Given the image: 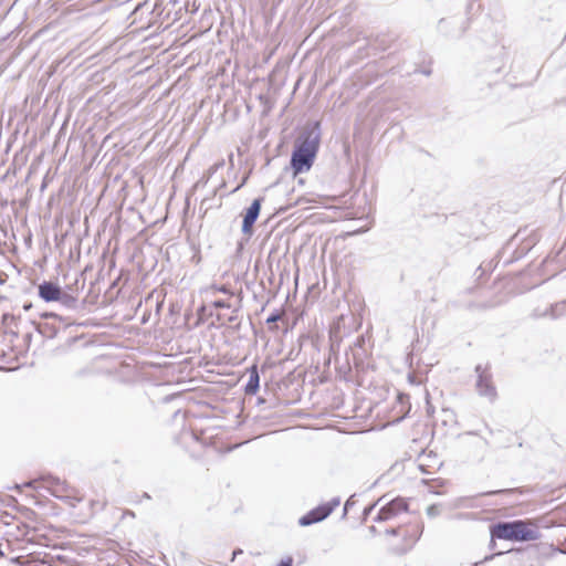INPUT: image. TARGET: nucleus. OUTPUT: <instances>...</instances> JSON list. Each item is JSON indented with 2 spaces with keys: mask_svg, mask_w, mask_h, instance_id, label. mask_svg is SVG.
<instances>
[{
  "mask_svg": "<svg viewBox=\"0 0 566 566\" xmlns=\"http://www.w3.org/2000/svg\"><path fill=\"white\" fill-rule=\"evenodd\" d=\"M565 251H566V250L558 249V250H556V251H555L554 256H553L552 254H549V255L547 256V259H549V260H558V259H559V258H562V256L564 258L563 252H565ZM565 256H566V254H565Z\"/></svg>",
  "mask_w": 566,
  "mask_h": 566,
  "instance_id": "nucleus-23",
  "label": "nucleus"
},
{
  "mask_svg": "<svg viewBox=\"0 0 566 566\" xmlns=\"http://www.w3.org/2000/svg\"><path fill=\"white\" fill-rule=\"evenodd\" d=\"M494 304H475V303H470L468 305L469 308H481V310H486V308H491L493 307Z\"/></svg>",
  "mask_w": 566,
  "mask_h": 566,
  "instance_id": "nucleus-21",
  "label": "nucleus"
},
{
  "mask_svg": "<svg viewBox=\"0 0 566 566\" xmlns=\"http://www.w3.org/2000/svg\"><path fill=\"white\" fill-rule=\"evenodd\" d=\"M315 156L316 155L313 153L295 147L291 157V167L293 168L294 174L310 170L314 163Z\"/></svg>",
  "mask_w": 566,
  "mask_h": 566,
  "instance_id": "nucleus-8",
  "label": "nucleus"
},
{
  "mask_svg": "<svg viewBox=\"0 0 566 566\" xmlns=\"http://www.w3.org/2000/svg\"><path fill=\"white\" fill-rule=\"evenodd\" d=\"M130 503H134V504H138L142 502V499L139 495H134L130 500H129Z\"/></svg>",
  "mask_w": 566,
  "mask_h": 566,
  "instance_id": "nucleus-32",
  "label": "nucleus"
},
{
  "mask_svg": "<svg viewBox=\"0 0 566 566\" xmlns=\"http://www.w3.org/2000/svg\"><path fill=\"white\" fill-rule=\"evenodd\" d=\"M506 492H511V490L505 489V490L489 491V492L481 493V495L490 496V495H495V494L506 493Z\"/></svg>",
  "mask_w": 566,
  "mask_h": 566,
  "instance_id": "nucleus-26",
  "label": "nucleus"
},
{
  "mask_svg": "<svg viewBox=\"0 0 566 566\" xmlns=\"http://www.w3.org/2000/svg\"><path fill=\"white\" fill-rule=\"evenodd\" d=\"M242 549L238 548V549H234L233 553H232V558L231 560L233 562L238 555L242 554Z\"/></svg>",
  "mask_w": 566,
  "mask_h": 566,
  "instance_id": "nucleus-33",
  "label": "nucleus"
},
{
  "mask_svg": "<svg viewBox=\"0 0 566 566\" xmlns=\"http://www.w3.org/2000/svg\"><path fill=\"white\" fill-rule=\"evenodd\" d=\"M565 304H566V300L563 301L562 303L552 304L544 311H539L538 308H535L532 312V317L539 318V317L549 316L551 318L555 319L563 314Z\"/></svg>",
  "mask_w": 566,
  "mask_h": 566,
  "instance_id": "nucleus-12",
  "label": "nucleus"
},
{
  "mask_svg": "<svg viewBox=\"0 0 566 566\" xmlns=\"http://www.w3.org/2000/svg\"><path fill=\"white\" fill-rule=\"evenodd\" d=\"M420 535H421V531L413 536V543L419 539Z\"/></svg>",
  "mask_w": 566,
  "mask_h": 566,
  "instance_id": "nucleus-38",
  "label": "nucleus"
},
{
  "mask_svg": "<svg viewBox=\"0 0 566 566\" xmlns=\"http://www.w3.org/2000/svg\"><path fill=\"white\" fill-rule=\"evenodd\" d=\"M276 566H293V557L286 556L282 558Z\"/></svg>",
  "mask_w": 566,
  "mask_h": 566,
  "instance_id": "nucleus-22",
  "label": "nucleus"
},
{
  "mask_svg": "<svg viewBox=\"0 0 566 566\" xmlns=\"http://www.w3.org/2000/svg\"><path fill=\"white\" fill-rule=\"evenodd\" d=\"M476 376L475 390L478 395L486 399L490 403H494L497 399V390L493 381V374L490 365L478 364L474 368Z\"/></svg>",
  "mask_w": 566,
  "mask_h": 566,
  "instance_id": "nucleus-4",
  "label": "nucleus"
},
{
  "mask_svg": "<svg viewBox=\"0 0 566 566\" xmlns=\"http://www.w3.org/2000/svg\"><path fill=\"white\" fill-rule=\"evenodd\" d=\"M140 499H145V500H150L151 496L147 493V492H144L142 495H140Z\"/></svg>",
  "mask_w": 566,
  "mask_h": 566,
  "instance_id": "nucleus-37",
  "label": "nucleus"
},
{
  "mask_svg": "<svg viewBox=\"0 0 566 566\" xmlns=\"http://www.w3.org/2000/svg\"><path fill=\"white\" fill-rule=\"evenodd\" d=\"M92 270H93L92 265H86L84 268V270L82 271V273L80 274V276H77L75 279L74 285L76 287L74 289L73 286L69 285L66 287L67 290L61 291V296L56 300V302L59 303V305L61 307H63L67 311L82 312V311H85V305L87 303H90V304L96 303V300L101 292V289L96 287L97 282H91L90 291H88L87 295L82 301H80L76 295L80 290V285H81V289L84 287L85 281H86V275Z\"/></svg>",
  "mask_w": 566,
  "mask_h": 566,
  "instance_id": "nucleus-1",
  "label": "nucleus"
},
{
  "mask_svg": "<svg viewBox=\"0 0 566 566\" xmlns=\"http://www.w3.org/2000/svg\"><path fill=\"white\" fill-rule=\"evenodd\" d=\"M107 260L109 261L111 266H113V264H114L113 255L109 254V250H103V253L101 255H98V262L105 263Z\"/></svg>",
  "mask_w": 566,
  "mask_h": 566,
  "instance_id": "nucleus-18",
  "label": "nucleus"
},
{
  "mask_svg": "<svg viewBox=\"0 0 566 566\" xmlns=\"http://www.w3.org/2000/svg\"><path fill=\"white\" fill-rule=\"evenodd\" d=\"M258 266H259V260L255 261V265H254L255 270H258Z\"/></svg>",
  "mask_w": 566,
  "mask_h": 566,
  "instance_id": "nucleus-41",
  "label": "nucleus"
},
{
  "mask_svg": "<svg viewBox=\"0 0 566 566\" xmlns=\"http://www.w3.org/2000/svg\"><path fill=\"white\" fill-rule=\"evenodd\" d=\"M502 554H504V552H497V553H495V554H492V555H490V556H486V557H484L483 562L491 560V559H493L495 556H499V555H502Z\"/></svg>",
  "mask_w": 566,
  "mask_h": 566,
  "instance_id": "nucleus-31",
  "label": "nucleus"
},
{
  "mask_svg": "<svg viewBox=\"0 0 566 566\" xmlns=\"http://www.w3.org/2000/svg\"><path fill=\"white\" fill-rule=\"evenodd\" d=\"M440 513L441 511L438 504H432L427 509V515L431 518L437 517L438 515H440Z\"/></svg>",
  "mask_w": 566,
  "mask_h": 566,
  "instance_id": "nucleus-17",
  "label": "nucleus"
},
{
  "mask_svg": "<svg viewBox=\"0 0 566 566\" xmlns=\"http://www.w3.org/2000/svg\"><path fill=\"white\" fill-rule=\"evenodd\" d=\"M376 505H377V503H374V504H371V505H369V506L365 507V510H364V515H365V516L369 515V514L371 513V511L375 509V506H376Z\"/></svg>",
  "mask_w": 566,
  "mask_h": 566,
  "instance_id": "nucleus-30",
  "label": "nucleus"
},
{
  "mask_svg": "<svg viewBox=\"0 0 566 566\" xmlns=\"http://www.w3.org/2000/svg\"><path fill=\"white\" fill-rule=\"evenodd\" d=\"M276 251H277V250L271 249V250H270V253H269V256H268V259H269V261H270V268H271V269H272L271 260H272V258H273V254H274Z\"/></svg>",
  "mask_w": 566,
  "mask_h": 566,
  "instance_id": "nucleus-34",
  "label": "nucleus"
},
{
  "mask_svg": "<svg viewBox=\"0 0 566 566\" xmlns=\"http://www.w3.org/2000/svg\"><path fill=\"white\" fill-rule=\"evenodd\" d=\"M385 533L387 535H391V536H400V535H402L401 527L387 528Z\"/></svg>",
  "mask_w": 566,
  "mask_h": 566,
  "instance_id": "nucleus-20",
  "label": "nucleus"
},
{
  "mask_svg": "<svg viewBox=\"0 0 566 566\" xmlns=\"http://www.w3.org/2000/svg\"><path fill=\"white\" fill-rule=\"evenodd\" d=\"M408 511V503L402 497H396L385 504L375 516V522H386L391 518H394L396 515H398L401 512Z\"/></svg>",
  "mask_w": 566,
  "mask_h": 566,
  "instance_id": "nucleus-7",
  "label": "nucleus"
},
{
  "mask_svg": "<svg viewBox=\"0 0 566 566\" xmlns=\"http://www.w3.org/2000/svg\"><path fill=\"white\" fill-rule=\"evenodd\" d=\"M24 486L33 489H46L51 495L64 501L73 507H75L76 504L82 501L81 497L72 494L73 489L71 486L61 481L57 476H53L51 474L42 475L36 480H31L24 483Z\"/></svg>",
  "mask_w": 566,
  "mask_h": 566,
  "instance_id": "nucleus-3",
  "label": "nucleus"
},
{
  "mask_svg": "<svg viewBox=\"0 0 566 566\" xmlns=\"http://www.w3.org/2000/svg\"><path fill=\"white\" fill-rule=\"evenodd\" d=\"M434 412L433 406L429 401V395H427V413L430 416Z\"/></svg>",
  "mask_w": 566,
  "mask_h": 566,
  "instance_id": "nucleus-28",
  "label": "nucleus"
},
{
  "mask_svg": "<svg viewBox=\"0 0 566 566\" xmlns=\"http://www.w3.org/2000/svg\"><path fill=\"white\" fill-rule=\"evenodd\" d=\"M235 319H237V316H233V315H231V316H229V317H228V321H229V322H234Z\"/></svg>",
  "mask_w": 566,
  "mask_h": 566,
  "instance_id": "nucleus-39",
  "label": "nucleus"
},
{
  "mask_svg": "<svg viewBox=\"0 0 566 566\" xmlns=\"http://www.w3.org/2000/svg\"><path fill=\"white\" fill-rule=\"evenodd\" d=\"M353 497H354V495H352V496H350V497L345 502L343 516H346V514H347V512H348L349 507L354 505Z\"/></svg>",
  "mask_w": 566,
  "mask_h": 566,
  "instance_id": "nucleus-24",
  "label": "nucleus"
},
{
  "mask_svg": "<svg viewBox=\"0 0 566 566\" xmlns=\"http://www.w3.org/2000/svg\"><path fill=\"white\" fill-rule=\"evenodd\" d=\"M478 565H479V563H475V564H474V566H478Z\"/></svg>",
  "mask_w": 566,
  "mask_h": 566,
  "instance_id": "nucleus-43",
  "label": "nucleus"
},
{
  "mask_svg": "<svg viewBox=\"0 0 566 566\" xmlns=\"http://www.w3.org/2000/svg\"><path fill=\"white\" fill-rule=\"evenodd\" d=\"M370 532L375 533L376 532V527L375 526H370Z\"/></svg>",
  "mask_w": 566,
  "mask_h": 566,
  "instance_id": "nucleus-40",
  "label": "nucleus"
},
{
  "mask_svg": "<svg viewBox=\"0 0 566 566\" xmlns=\"http://www.w3.org/2000/svg\"><path fill=\"white\" fill-rule=\"evenodd\" d=\"M321 140V130L318 123L311 128L305 129L298 137L295 147L301 148L302 150H306L317 154L318 146Z\"/></svg>",
  "mask_w": 566,
  "mask_h": 566,
  "instance_id": "nucleus-6",
  "label": "nucleus"
},
{
  "mask_svg": "<svg viewBox=\"0 0 566 566\" xmlns=\"http://www.w3.org/2000/svg\"><path fill=\"white\" fill-rule=\"evenodd\" d=\"M212 305L216 308H231V304L226 300H216L213 301Z\"/></svg>",
  "mask_w": 566,
  "mask_h": 566,
  "instance_id": "nucleus-19",
  "label": "nucleus"
},
{
  "mask_svg": "<svg viewBox=\"0 0 566 566\" xmlns=\"http://www.w3.org/2000/svg\"><path fill=\"white\" fill-rule=\"evenodd\" d=\"M423 482H424L426 484H428V486H429V491H430L431 493L440 494V492L436 489V486H434V484H433V482H434V481H432V482L423 481Z\"/></svg>",
  "mask_w": 566,
  "mask_h": 566,
  "instance_id": "nucleus-27",
  "label": "nucleus"
},
{
  "mask_svg": "<svg viewBox=\"0 0 566 566\" xmlns=\"http://www.w3.org/2000/svg\"><path fill=\"white\" fill-rule=\"evenodd\" d=\"M365 344H366L365 336L359 335L354 343V348H352L353 358L355 361L363 359V355L365 354V349H364Z\"/></svg>",
  "mask_w": 566,
  "mask_h": 566,
  "instance_id": "nucleus-14",
  "label": "nucleus"
},
{
  "mask_svg": "<svg viewBox=\"0 0 566 566\" xmlns=\"http://www.w3.org/2000/svg\"><path fill=\"white\" fill-rule=\"evenodd\" d=\"M213 289H216L218 292H221L223 294H232L230 289L224 284H222L220 286L213 285Z\"/></svg>",
  "mask_w": 566,
  "mask_h": 566,
  "instance_id": "nucleus-25",
  "label": "nucleus"
},
{
  "mask_svg": "<svg viewBox=\"0 0 566 566\" xmlns=\"http://www.w3.org/2000/svg\"><path fill=\"white\" fill-rule=\"evenodd\" d=\"M528 250H523V249H520V250H499L497 254H496V265L499 263H503L504 266L513 263L514 261H517L520 259H522L524 255H525V252H527Z\"/></svg>",
  "mask_w": 566,
  "mask_h": 566,
  "instance_id": "nucleus-11",
  "label": "nucleus"
},
{
  "mask_svg": "<svg viewBox=\"0 0 566 566\" xmlns=\"http://www.w3.org/2000/svg\"><path fill=\"white\" fill-rule=\"evenodd\" d=\"M262 198L254 199L243 216L242 231L248 233L256 221L261 210Z\"/></svg>",
  "mask_w": 566,
  "mask_h": 566,
  "instance_id": "nucleus-10",
  "label": "nucleus"
},
{
  "mask_svg": "<svg viewBox=\"0 0 566 566\" xmlns=\"http://www.w3.org/2000/svg\"><path fill=\"white\" fill-rule=\"evenodd\" d=\"M62 289L52 281H43L38 286V294L44 302H56L61 296Z\"/></svg>",
  "mask_w": 566,
  "mask_h": 566,
  "instance_id": "nucleus-9",
  "label": "nucleus"
},
{
  "mask_svg": "<svg viewBox=\"0 0 566 566\" xmlns=\"http://www.w3.org/2000/svg\"><path fill=\"white\" fill-rule=\"evenodd\" d=\"M43 317L45 318H49V317H52V318H59V319H62V317L53 312H46L42 315Z\"/></svg>",
  "mask_w": 566,
  "mask_h": 566,
  "instance_id": "nucleus-29",
  "label": "nucleus"
},
{
  "mask_svg": "<svg viewBox=\"0 0 566 566\" xmlns=\"http://www.w3.org/2000/svg\"><path fill=\"white\" fill-rule=\"evenodd\" d=\"M469 434H474V436H476L478 433H476V432H474V431H471V432H469Z\"/></svg>",
  "mask_w": 566,
  "mask_h": 566,
  "instance_id": "nucleus-42",
  "label": "nucleus"
},
{
  "mask_svg": "<svg viewBox=\"0 0 566 566\" xmlns=\"http://www.w3.org/2000/svg\"><path fill=\"white\" fill-rule=\"evenodd\" d=\"M541 537V533L535 527H530L524 520H514L510 522H499L491 525L490 548H494L495 539H506L513 542H530Z\"/></svg>",
  "mask_w": 566,
  "mask_h": 566,
  "instance_id": "nucleus-2",
  "label": "nucleus"
},
{
  "mask_svg": "<svg viewBox=\"0 0 566 566\" xmlns=\"http://www.w3.org/2000/svg\"><path fill=\"white\" fill-rule=\"evenodd\" d=\"M339 504L340 499L333 497L331 501L310 510L298 520V524L301 526H310L319 523L327 518Z\"/></svg>",
  "mask_w": 566,
  "mask_h": 566,
  "instance_id": "nucleus-5",
  "label": "nucleus"
},
{
  "mask_svg": "<svg viewBox=\"0 0 566 566\" xmlns=\"http://www.w3.org/2000/svg\"><path fill=\"white\" fill-rule=\"evenodd\" d=\"M249 373V380L245 384L244 392L247 395H255L260 388V375L258 367L255 365L251 366L248 369Z\"/></svg>",
  "mask_w": 566,
  "mask_h": 566,
  "instance_id": "nucleus-13",
  "label": "nucleus"
},
{
  "mask_svg": "<svg viewBox=\"0 0 566 566\" xmlns=\"http://www.w3.org/2000/svg\"><path fill=\"white\" fill-rule=\"evenodd\" d=\"M124 515H125V516L135 517V513H134L133 511H130V510L125 511V512H124Z\"/></svg>",
  "mask_w": 566,
  "mask_h": 566,
  "instance_id": "nucleus-36",
  "label": "nucleus"
},
{
  "mask_svg": "<svg viewBox=\"0 0 566 566\" xmlns=\"http://www.w3.org/2000/svg\"><path fill=\"white\" fill-rule=\"evenodd\" d=\"M7 282V275L2 272H0V285L4 284Z\"/></svg>",
  "mask_w": 566,
  "mask_h": 566,
  "instance_id": "nucleus-35",
  "label": "nucleus"
},
{
  "mask_svg": "<svg viewBox=\"0 0 566 566\" xmlns=\"http://www.w3.org/2000/svg\"><path fill=\"white\" fill-rule=\"evenodd\" d=\"M281 318L282 314L277 310H275L268 316L266 324L271 326L272 324L279 322Z\"/></svg>",
  "mask_w": 566,
  "mask_h": 566,
  "instance_id": "nucleus-16",
  "label": "nucleus"
},
{
  "mask_svg": "<svg viewBox=\"0 0 566 566\" xmlns=\"http://www.w3.org/2000/svg\"><path fill=\"white\" fill-rule=\"evenodd\" d=\"M40 333H42L45 337L52 338L56 335L57 328L45 324L40 327Z\"/></svg>",
  "mask_w": 566,
  "mask_h": 566,
  "instance_id": "nucleus-15",
  "label": "nucleus"
}]
</instances>
